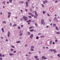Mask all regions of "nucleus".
I'll return each instance as SVG.
<instances>
[{
  "label": "nucleus",
  "mask_w": 60,
  "mask_h": 60,
  "mask_svg": "<svg viewBox=\"0 0 60 60\" xmlns=\"http://www.w3.org/2000/svg\"><path fill=\"white\" fill-rule=\"evenodd\" d=\"M43 4H46V2H45V1H44L43 2Z\"/></svg>",
  "instance_id": "09e8293b"
},
{
  "label": "nucleus",
  "mask_w": 60,
  "mask_h": 60,
  "mask_svg": "<svg viewBox=\"0 0 60 60\" xmlns=\"http://www.w3.org/2000/svg\"><path fill=\"white\" fill-rule=\"evenodd\" d=\"M21 3H22V4H23V3H24V2H23V1L21 2Z\"/></svg>",
  "instance_id": "0e129e2a"
},
{
  "label": "nucleus",
  "mask_w": 60,
  "mask_h": 60,
  "mask_svg": "<svg viewBox=\"0 0 60 60\" xmlns=\"http://www.w3.org/2000/svg\"><path fill=\"white\" fill-rule=\"evenodd\" d=\"M42 5L43 8H44V5H43V4H42Z\"/></svg>",
  "instance_id": "5701e85b"
},
{
  "label": "nucleus",
  "mask_w": 60,
  "mask_h": 60,
  "mask_svg": "<svg viewBox=\"0 0 60 60\" xmlns=\"http://www.w3.org/2000/svg\"><path fill=\"white\" fill-rule=\"evenodd\" d=\"M20 11H21V12H23V10H20Z\"/></svg>",
  "instance_id": "052dcab7"
},
{
  "label": "nucleus",
  "mask_w": 60,
  "mask_h": 60,
  "mask_svg": "<svg viewBox=\"0 0 60 60\" xmlns=\"http://www.w3.org/2000/svg\"><path fill=\"white\" fill-rule=\"evenodd\" d=\"M30 50H31V51H34V49H31Z\"/></svg>",
  "instance_id": "f8f14e48"
},
{
  "label": "nucleus",
  "mask_w": 60,
  "mask_h": 60,
  "mask_svg": "<svg viewBox=\"0 0 60 60\" xmlns=\"http://www.w3.org/2000/svg\"><path fill=\"white\" fill-rule=\"evenodd\" d=\"M33 28V27L32 26H31L29 28L30 29H31V28Z\"/></svg>",
  "instance_id": "bb28decb"
},
{
  "label": "nucleus",
  "mask_w": 60,
  "mask_h": 60,
  "mask_svg": "<svg viewBox=\"0 0 60 60\" xmlns=\"http://www.w3.org/2000/svg\"><path fill=\"white\" fill-rule=\"evenodd\" d=\"M10 15H8V18H10Z\"/></svg>",
  "instance_id": "c9c22d12"
},
{
  "label": "nucleus",
  "mask_w": 60,
  "mask_h": 60,
  "mask_svg": "<svg viewBox=\"0 0 60 60\" xmlns=\"http://www.w3.org/2000/svg\"><path fill=\"white\" fill-rule=\"evenodd\" d=\"M45 3H48V1H47V0H45Z\"/></svg>",
  "instance_id": "6e6d98bb"
},
{
  "label": "nucleus",
  "mask_w": 60,
  "mask_h": 60,
  "mask_svg": "<svg viewBox=\"0 0 60 60\" xmlns=\"http://www.w3.org/2000/svg\"><path fill=\"white\" fill-rule=\"evenodd\" d=\"M11 47H12V48H15V47H14V46H12V45H11Z\"/></svg>",
  "instance_id": "412c9836"
},
{
  "label": "nucleus",
  "mask_w": 60,
  "mask_h": 60,
  "mask_svg": "<svg viewBox=\"0 0 60 60\" xmlns=\"http://www.w3.org/2000/svg\"><path fill=\"white\" fill-rule=\"evenodd\" d=\"M32 22H33V23H34V22H35V21H34V20H33V21H32Z\"/></svg>",
  "instance_id": "3c124183"
},
{
  "label": "nucleus",
  "mask_w": 60,
  "mask_h": 60,
  "mask_svg": "<svg viewBox=\"0 0 60 60\" xmlns=\"http://www.w3.org/2000/svg\"><path fill=\"white\" fill-rule=\"evenodd\" d=\"M10 26H11L12 25V23H10Z\"/></svg>",
  "instance_id": "4c0bfd02"
},
{
  "label": "nucleus",
  "mask_w": 60,
  "mask_h": 60,
  "mask_svg": "<svg viewBox=\"0 0 60 60\" xmlns=\"http://www.w3.org/2000/svg\"><path fill=\"white\" fill-rule=\"evenodd\" d=\"M56 30H59V28H57V27H56Z\"/></svg>",
  "instance_id": "4468645a"
},
{
  "label": "nucleus",
  "mask_w": 60,
  "mask_h": 60,
  "mask_svg": "<svg viewBox=\"0 0 60 60\" xmlns=\"http://www.w3.org/2000/svg\"><path fill=\"white\" fill-rule=\"evenodd\" d=\"M8 14H9V15H11V13L10 12H8Z\"/></svg>",
  "instance_id": "a878e982"
},
{
  "label": "nucleus",
  "mask_w": 60,
  "mask_h": 60,
  "mask_svg": "<svg viewBox=\"0 0 60 60\" xmlns=\"http://www.w3.org/2000/svg\"><path fill=\"white\" fill-rule=\"evenodd\" d=\"M2 4H4V5H5V2L4 1L2 3Z\"/></svg>",
  "instance_id": "9b49d317"
},
{
  "label": "nucleus",
  "mask_w": 60,
  "mask_h": 60,
  "mask_svg": "<svg viewBox=\"0 0 60 60\" xmlns=\"http://www.w3.org/2000/svg\"><path fill=\"white\" fill-rule=\"evenodd\" d=\"M17 26V25L16 24H14L13 25V26Z\"/></svg>",
  "instance_id": "72a5a7b5"
},
{
  "label": "nucleus",
  "mask_w": 60,
  "mask_h": 60,
  "mask_svg": "<svg viewBox=\"0 0 60 60\" xmlns=\"http://www.w3.org/2000/svg\"><path fill=\"white\" fill-rule=\"evenodd\" d=\"M2 32H3V33H4V28H3V29L2 28Z\"/></svg>",
  "instance_id": "b1692460"
},
{
  "label": "nucleus",
  "mask_w": 60,
  "mask_h": 60,
  "mask_svg": "<svg viewBox=\"0 0 60 60\" xmlns=\"http://www.w3.org/2000/svg\"><path fill=\"white\" fill-rule=\"evenodd\" d=\"M58 2V1L56 0L55 1V3H57Z\"/></svg>",
  "instance_id": "cd10ccee"
},
{
  "label": "nucleus",
  "mask_w": 60,
  "mask_h": 60,
  "mask_svg": "<svg viewBox=\"0 0 60 60\" xmlns=\"http://www.w3.org/2000/svg\"><path fill=\"white\" fill-rule=\"evenodd\" d=\"M10 32H8V37H9V36H10Z\"/></svg>",
  "instance_id": "6e6552de"
},
{
  "label": "nucleus",
  "mask_w": 60,
  "mask_h": 60,
  "mask_svg": "<svg viewBox=\"0 0 60 60\" xmlns=\"http://www.w3.org/2000/svg\"><path fill=\"white\" fill-rule=\"evenodd\" d=\"M25 47H27V45L26 44L25 45Z\"/></svg>",
  "instance_id": "13d9d810"
},
{
  "label": "nucleus",
  "mask_w": 60,
  "mask_h": 60,
  "mask_svg": "<svg viewBox=\"0 0 60 60\" xmlns=\"http://www.w3.org/2000/svg\"><path fill=\"white\" fill-rule=\"evenodd\" d=\"M28 2H26V4H28Z\"/></svg>",
  "instance_id": "5fc2aeb1"
},
{
  "label": "nucleus",
  "mask_w": 60,
  "mask_h": 60,
  "mask_svg": "<svg viewBox=\"0 0 60 60\" xmlns=\"http://www.w3.org/2000/svg\"><path fill=\"white\" fill-rule=\"evenodd\" d=\"M36 39H39V37H38V36H37L36 37Z\"/></svg>",
  "instance_id": "f704fd0d"
},
{
  "label": "nucleus",
  "mask_w": 60,
  "mask_h": 60,
  "mask_svg": "<svg viewBox=\"0 0 60 60\" xmlns=\"http://www.w3.org/2000/svg\"><path fill=\"white\" fill-rule=\"evenodd\" d=\"M28 18H32V17L30 15L28 16Z\"/></svg>",
  "instance_id": "2eb2a0df"
},
{
  "label": "nucleus",
  "mask_w": 60,
  "mask_h": 60,
  "mask_svg": "<svg viewBox=\"0 0 60 60\" xmlns=\"http://www.w3.org/2000/svg\"><path fill=\"white\" fill-rule=\"evenodd\" d=\"M56 50H54V53H56Z\"/></svg>",
  "instance_id": "c03bdc74"
},
{
  "label": "nucleus",
  "mask_w": 60,
  "mask_h": 60,
  "mask_svg": "<svg viewBox=\"0 0 60 60\" xmlns=\"http://www.w3.org/2000/svg\"><path fill=\"white\" fill-rule=\"evenodd\" d=\"M34 36V34H31L30 36V38L31 39H32L33 38V37Z\"/></svg>",
  "instance_id": "7ed1b4c3"
},
{
  "label": "nucleus",
  "mask_w": 60,
  "mask_h": 60,
  "mask_svg": "<svg viewBox=\"0 0 60 60\" xmlns=\"http://www.w3.org/2000/svg\"><path fill=\"white\" fill-rule=\"evenodd\" d=\"M8 41V39H6L5 40V41Z\"/></svg>",
  "instance_id": "4d7b16f0"
},
{
  "label": "nucleus",
  "mask_w": 60,
  "mask_h": 60,
  "mask_svg": "<svg viewBox=\"0 0 60 60\" xmlns=\"http://www.w3.org/2000/svg\"><path fill=\"white\" fill-rule=\"evenodd\" d=\"M9 3H11L12 2V0H9Z\"/></svg>",
  "instance_id": "c85d7f7f"
},
{
  "label": "nucleus",
  "mask_w": 60,
  "mask_h": 60,
  "mask_svg": "<svg viewBox=\"0 0 60 60\" xmlns=\"http://www.w3.org/2000/svg\"><path fill=\"white\" fill-rule=\"evenodd\" d=\"M52 42V41H50L49 42V44H51V43Z\"/></svg>",
  "instance_id": "864d4df0"
},
{
  "label": "nucleus",
  "mask_w": 60,
  "mask_h": 60,
  "mask_svg": "<svg viewBox=\"0 0 60 60\" xmlns=\"http://www.w3.org/2000/svg\"><path fill=\"white\" fill-rule=\"evenodd\" d=\"M37 60H39V58H37Z\"/></svg>",
  "instance_id": "774afa93"
},
{
  "label": "nucleus",
  "mask_w": 60,
  "mask_h": 60,
  "mask_svg": "<svg viewBox=\"0 0 60 60\" xmlns=\"http://www.w3.org/2000/svg\"><path fill=\"white\" fill-rule=\"evenodd\" d=\"M0 59L1 60H2V58H0Z\"/></svg>",
  "instance_id": "338daca9"
},
{
  "label": "nucleus",
  "mask_w": 60,
  "mask_h": 60,
  "mask_svg": "<svg viewBox=\"0 0 60 60\" xmlns=\"http://www.w3.org/2000/svg\"><path fill=\"white\" fill-rule=\"evenodd\" d=\"M30 11H32V9L31 8H30Z\"/></svg>",
  "instance_id": "58836bf2"
},
{
  "label": "nucleus",
  "mask_w": 60,
  "mask_h": 60,
  "mask_svg": "<svg viewBox=\"0 0 60 60\" xmlns=\"http://www.w3.org/2000/svg\"><path fill=\"white\" fill-rule=\"evenodd\" d=\"M43 49H45V47H43Z\"/></svg>",
  "instance_id": "680f3d73"
},
{
  "label": "nucleus",
  "mask_w": 60,
  "mask_h": 60,
  "mask_svg": "<svg viewBox=\"0 0 60 60\" xmlns=\"http://www.w3.org/2000/svg\"><path fill=\"white\" fill-rule=\"evenodd\" d=\"M44 37V35L41 36H40L41 38H42V37Z\"/></svg>",
  "instance_id": "e433bc0d"
},
{
  "label": "nucleus",
  "mask_w": 60,
  "mask_h": 60,
  "mask_svg": "<svg viewBox=\"0 0 60 60\" xmlns=\"http://www.w3.org/2000/svg\"><path fill=\"white\" fill-rule=\"evenodd\" d=\"M41 24H42L43 25H45V23H44V20L43 19H42L41 20Z\"/></svg>",
  "instance_id": "f03ea898"
},
{
  "label": "nucleus",
  "mask_w": 60,
  "mask_h": 60,
  "mask_svg": "<svg viewBox=\"0 0 60 60\" xmlns=\"http://www.w3.org/2000/svg\"><path fill=\"white\" fill-rule=\"evenodd\" d=\"M28 53L29 54H31V52H29Z\"/></svg>",
  "instance_id": "49530a36"
},
{
  "label": "nucleus",
  "mask_w": 60,
  "mask_h": 60,
  "mask_svg": "<svg viewBox=\"0 0 60 60\" xmlns=\"http://www.w3.org/2000/svg\"><path fill=\"white\" fill-rule=\"evenodd\" d=\"M47 15L48 16H50V15H49V14H47Z\"/></svg>",
  "instance_id": "bf43d9fd"
},
{
  "label": "nucleus",
  "mask_w": 60,
  "mask_h": 60,
  "mask_svg": "<svg viewBox=\"0 0 60 60\" xmlns=\"http://www.w3.org/2000/svg\"><path fill=\"white\" fill-rule=\"evenodd\" d=\"M0 57H2V55L1 54H0Z\"/></svg>",
  "instance_id": "79ce46f5"
},
{
  "label": "nucleus",
  "mask_w": 60,
  "mask_h": 60,
  "mask_svg": "<svg viewBox=\"0 0 60 60\" xmlns=\"http://www.w3.org/2000/svg\"><path fill=\"white\" fill-rule=\"evenodd\" d=\"M2 23L4 24H6V22L5 21H4L2 22Z\"/></svg>",
  "instance_id": "0eeeda50"
},
{
  "label": "nucleus",
  "mask_w": 60,
  "mask_h": 60,
  "mask_svg": "<svg viewBox=\"0 0 60 60\" xmlns=\"http://www.w3.org/2000/svg\"><path fill=\"white\" fill-rule=\"evenodd\" d=\"M25 11H28V10H27V9H25Z\"/></svg>",
  "instance_id": "8fccbe9b"
},
{
  "label": "nucleus",
  "mask_w": 60,
  "mask_h": 60,
  "mask_svg": "<svg viewBox=\"0 0 60 60\" xmlns=\"http://www.w3.org/2000/svg\"><path fill=\"white\" fill-rule=\"evenodd\" d=\"M21 41H17L16 42V43H20Z\"/></svg>",
  "instance_id": "1a4fd4ad"
},
{
  "label": "nucleus",
  "mask_w": 60,
  "mask_h": 60,
  "mask_svg": "<svg viewBox=\"0 0 60 60\" xmlns=\"http://www.w3.org/2000/svg\"><path fill=\"white\" fill-rule=\"evenodd\" d=\"M22 35V33H21L19 35V36H21V35Z\"/></svg>",
  "instance_id": "37998d69"
},
{
  "label": "nucleus",
  "mask_w": 60,
  "mask_h": 60,
  "mask_svg": "<svg viewBox=\"0 0 60 60\" xmlns=\"http://www.w3.org/2000/svg\"><path fill=\"white\" fill-rule=\"evenodd\" d=\"M34 57L35 58L37 59V57H38V56H35Z\"/></svg>",
  "instance_id": "4be33fe9"
},
{
  "label": "nucleus",
  "mask_w": 60,
  "mask_h": 60,
  "mask_svg": "<svg viewBox=\"0 0 60 60\" xmlns=\"http://www.w3.org/2000/svg\"><path fill=\"white\" fill-rule=\"evenodd\" d=\"M31 21H32V20H30L28 21H26V22H30Z\"/></svg>",
  "instance_id": "423d86ee"
},
{
  "label": "nucleus",
  "mask_w": 60,
  "mask_h": 60,
  "mask_svg": "<svg viewBox=\"0 0 60 60\" xmlns=\"http://www.w3.org/2000/svg\"><path fill=\"white\" fill-rule=\"evenodd\" d=\"M37 16H36V15H34V18H37Z\"/></svg>",
  "instance_id": "aec40b11"
},
{
  "label": "nucleus",
  "mask_w": 60,
  "mask_h": 60,
  "mask_svg": "<svg viewBox=\"0 0 60 60\" xmlns=\"http://www.w3.org/2000/svg\"><path fill=\"white\" fill-rule=\"evenodd\" d=\"M28 4H27L26 6V7H28Z\"/></svg>",
  "instance_id": "603ef678"
},
{
  "label": "nucleus",
  "mask_w": 60,
  "mask_h": 60,
  "mask_svg": "<svg viewBox=\"0 0 60 60\" xmlns=\"http://www.w3.org/2000/svg\"><path fill=\"white\" fill-rule=\"evenodd\" d=\"M31 49H34V46H31Z\"/></svg>",
  "instance_id": "ddd939ff"
},
{
  "label": "nucleus",
  "mask_w": 60,
  "mask_h": 60,
  "mask_svg": "<svg viewBox=\"0 0 60 60\" xmlns=\"http://www.w3.org/2000/svg\"><path fill=\"white\" fill-rule=\"evenodd\" d=\"M27 34L28 35H29L30 34V32H28L27 33Z\"/></svg>",
  "instance_id": "7c9ffc66"
},
{
  "label": "nucleus",
  "mask_w": 60,
  "mask_h": 60,
  "mask_svg": "<svg viewBox=\"0 0 60 60\" xmlns=\"http://www.w3.org/2000/svg\"><path fill=\"white\" fill-rule=\"evenodd\" d=\"M47 59V58L46 57H45L44 58L43 60H44L45 59Z\"/></svg>",
  "instance_id": "de8ad7c7"
},
{
  "label": "nucleus",
  "mask_w": 60,
  "mask_h": 60,
  "mask_svg": "<svg viewBox=\"0 0 60 60\" xmlns=\"http://www.w3.org/2000/svg\"><path fill=\"white\" fill-rule=\"evenodd\" d=\"M10 50L11 51H13V49H11Z\"/></svg>",
  "instance_id": "ea45409f"
},
{
  "label": "nucleus",
  "mask_w": 60,
  "mask_h": 60,
  "mask_svg": "<svg viewBox=\"0 0 60 60\" xmlns=\"http://www.w3.org/2000/svg\"><path fill=\"white\" fill-rule=\"evenodd\" d=\"M45 11H43V14H44V13H45Z\"/></svg>",
  "instance_id": "e2e57ef3"
},
{
  "label": "nucleus",
  "mask_w": 60,
  "mask_h": 60,
  "mask_svg": "<svg viewBox=\"0 0 60 60\" xmlns=\"http://www.w3.org/2000/svg\"><path fill=\"white\" fill-rule=\"evenodd\" d=\"M57 41H58V40H57V39H56L55 40V42H57Z\"/></svg>",
  "instance_id": "a211bd4d"
},
{
  "label": "nucleus",
  "mask_w": 60,
  "mask_h": 60,
  "mask_svg": "<svg viewBox=\"0 0 60 60\" xmlns=\"http://www.w3.org/2000/svg\"><path fill=\"white\" fill-rule=\"evenodd\" d=\"M16 51H14L13 52L14 53H16Z\"/></svg>",
  "instance_id": "69168bd1"
},
{
  "label": "nucleus",
  "mask_w": 60,
  "mask_h": 60,
  "mask_svg": "<svg viewBox=\"0 0 60 60\" xmlns=\"http://www.w3.org/2000/svg\"><path fill=\"white\" fill-rule=\"evenodd\" d=\"M41 33H39L38 34V35H41Z\"/></svg>",
  "instance_id": "2f4dec72"
},
{
  "label": "nucleus",
  "mask_w": 60,
  "mask_h": 60,
  "mask_svg": "<svg viewBox=\"0 0 60 60\" xmlns=\"http://www.w3.org/2000/svg\"><path fill=\"white\" fill-rule=\"evenodd\" d=\"M34 31V29H32L31 30H30V32H33V31Z\"/></svg>",
  "instance_id": "6ab92c4d"
},
{
  "label": "nucleus",
  "mask_w": 60,
  "mask_h": 60,
  "mask_svg": "<svg viewBox=\"0 0 60 60\" xmlns=\"http://www.w3.org/2000/svg\"><path fill=\"white\" fill-rule=\"evenodd\" d=\"M9 55L10 56H13L14 55V54L12 53H10Z\"/></svg>",
  "instance_id": "39448f33"
},
{
  "label": "nucleus",
  "mask_w": 60,
  "mask_h": 60,
  "mask_svg": "<svg viewBox=\"0 0 60 60\" xmlns=\"http://www.w3.org/2000/svg\"><path fill=\"white\" fill-rule=\"evenodd\" d=\"M57 18H56V17H55L54 18V21H55V20H56Z\"/></svg>",
  "instance_id": "9d476101"
},
{
  "label": "nucleus",
  "mask_w": 60,
  "mask_h": 60,
  "mask_svg": "<svg viewBox=\"0 0 60 60\" xmlns=\"http://www.w3.org/2000/svg\"><path fill=\"white\" fill-rule=\"evenodd\" d=\"M23 20V18H21L20 19V20H21V21H22Z\"/></svg>",
  "instance_id": "c756f323"
},
{
  "label": "nucleus",
  "mask_w": 60,
  "mask_h": 60,
  "mask_svg": "<svg viewBox=\"0 0 60 60\" xmlns=\"http://www.w3.org/2000/svg\"><path fill=\"white\" fill-rule=\"evenodd\" d=\"M17 27H18V29H20L21 28L19 26H18Z\"/></svg>",
  "instance_id": "dca6fc26"
},
{
  "label": "nucleus",
  "mask_w": 60,
  "mask_h": 60,
  "mask_svg": "<svg viewBox=\"0 0 60 60\" xmlns=\"http://www.w3.org/2000/svg\"><path fill=\"white\" fill-rule=\"evenodd\" d=\"M56 34H60V32H56Z\"/></svg>",
  "instance_id": "393cba45"
},
{
  "label": "nucleus",
  "mask_w": 60,
  "mask_h": 60,
  "mask_svg": "<svg viewBox=\"0 0 60 60\" xmlns=\"http://www.w3.org/2000/svg\"><path fill=\"white\" fill-rule=\"evenodd\" d=\"M21 30H20V32H19V34H21Z\"/></svg>",
  "instance_id": "a18cd8bd"
},
{
  "label": "nucleus",
  "mask_w": 60,
  "mask_h": 60,
  "mask_svg": "<svg viewBox=\"0 0 60 60\" xmlns=\"http://www.w3.org/2000/svg\"><path fill=\"white\" fill-rule=\"evenodd\" d=\"M45 57V56H43L42 57V59H43Z\"/></svg>",
  "instance_id": "a19ab883"
},
{
  "label": "nucleus",
  "mask_w": 60,
  "mask_h": 60,
  "mask_svg": "<svg viewBox=\"0 0 60 60\" xmlns=\"http://www.w3.org/2000/svg\"><path fill=\"white\" fill-rule=\"evenodd\" d=\"M56 26V24H53V26H54V27H55V26Z\"/></svg>",
  "instance_id": "f3484780"
},
{
  "label": "nucleus",
  "mask_w": 60,
  "mask_h": 60,
  "mask_svg": "<svg viewBox=\"0 0 60 60\" xmlns=\"http://www.w3.org/2000/svg\"><path fill=\"white\" fill-rule=\"evenodd\" d=\"M35 25L36 26V27L37 26V23H35Z\"/></svg>",
  "instance_id": "473e14b6"
},
{
  "label": "nucleus",
  "mask_w": 60,
  "mask_h": 60,
  "mask_svg": "<svg viewBox=\"0 0 60 60\" xmlns=\"http://www.w3.org/2000/svg\"><path fill=\"white\" fill-rule=\"evenodd\" d=\"M35 14L36 16H38V14H37V12L36 11H35Z\"/></svg>",
  "instance_id": "20e7f679"
},
{
  "label": "nucleus",
  "mask_w": 60,
  "mask_h": 60,
  "mask_svg": "<svg viewBox=\"0 0 60 60\" xmlns=\"http://www.w3.org/2000/svg\"><path fill=\"white\" fill-rule=\"evenodd\" d=\"M23 19H24L25 21H26V20H27V19H28V18L27 17L25 16L23 17Z\"/></svg>",
  "instance_id": "f257e3e1"
}]
</instances>
